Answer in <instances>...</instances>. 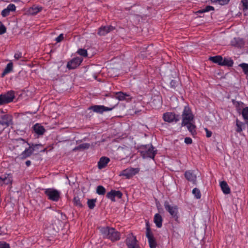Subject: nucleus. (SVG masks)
I'll return each mask as SVG.
<instances>
[{"label": "nucleus", "mask_w": 248, "mask_h": 248, "mask_svg": "<svg viewBox=\"0 0 248 248\" xmlns=\"http://www.w3.org/2000/svg\"><path fill=\"white\" fill-rule=\"evenodd\" d=\"M100 232L104 238L109 239L113 242L117 241L121 238L120 232L113 227H101Z\"/></svg>", "instance_id": "1"}, {"label": "nucleus", "mask_w": 248, "mask_h": 248, "mask_svg": "<svg viewBox=\"0 0 248 248\" xmlns=\"http://www.w3.org/2000/svg\"><path fill=\"white\" fill-rule=\"evenodd\" d=\"M182 122L181 125L182 126H186V124L193 121L194 117V115L188 105L185 106L182 112Z\"/></svg>", "instance_id": "2"}, {"label": "nucleus", "mask_w": 248, "mask_h": 248, "mask_svg": "<svg viewBox=\"0 0 248 248\" xmlns=\"http://www.w3.org/2000/svg\"><path fill=\"white\" fill-rule=\"evenodd\" d=\"M44 193L47 199L54 202H57L61 198V192L58 190L53 188H46Z\"/></svg>", "instance_id": "3"}, {"label": "nucleus", "mask_w": 248, "mask_h": 248, "mask_svg": "<svg viewBox=\"0 0 248 248\" xmlns=\"http://www.w3.org/2000/svg\"><path fill=\"white\" fill-rule=\"evenodd\" d=\"M140 155L143 158H150L154 159L156 154V151L151 145H146L140 151Z\"/></svg>", "instance_id": "4"}, {"label": "nucleus", "mask_w": 248, "mask_h": 248, "mask_svg": "<svg viewBox=\"0 0 248 248\" xmlns=\"http://www.w3.org/2000/svg\"><path fill=\"white\" fill-rule=\"evenodd\" d=\"M124 243L127 248H140L136 236L132 233H129L126 235Z\"/></svg>", "instance_id": "5"}, {"label": "nucleus", "mask_w": 248, "mask_h": 248, "mask_svg": "<svg viewBox=\"0 0 248 248\" xmlns=\"http://www.w3.org/2000/svg\"><path fill=\"white\" fill-rule=\"evenodd\" d=\"M164 207L167 211H168L172 217L174 218L175 220H177L178 218V208L177 205H171L169 202L166 201L164 203Z\"/></svg>", "instance_id": "6"}, {"label": "nucleus", "mask_w": 248, "mask_h": 248, "mask_svg": "<svg viewBox=\"0 0 248 248\" xmlns=\"http://www.w3.org/2000/svg\"><path fill=\"white\" fill-rule=\"evenodd\" d=\"M40 146H41L40 144H32V145L30 146L29 148H26L17 157L20 159H25L30 157L34 151L38 149V147Z\"/></svg>", "instance_id": "7"}, {"label": "nucleus", "mask_w": 248, "mask_h": 248, "mask_svg": "<svg viewBox=\"0 0 248 248\" xmlns=\"http://www.w3.org/2000/svg\"><path fill=\"white\" fill-rule=\"evenodd\" d=\"M140 169L138 168H128L120 172L121 176H124L126 179H130L140 172Z\"/></svg>", "instance_id": "8"}, {"label": "nucleus", "mask_w": 248, "mask_h": 248, "mask_svg": "<svg viewBox=\"0 0 248 248\" xmlns=\"http://www.w3.org/2000/svg\"><path fill=\"white\" fill-rule=\"evenodd\" d=\"M180 116L174 112H167L164 113L163 119L164 121L168 123H177L180 120Z\"/></svg>", "instance_id": "9"}, {"label": "nucleus", "mask_w": 248, "mask_h": 248, "mask_svg": "<svg viewBox=\"0 0 248 248\" xmlns=\"http://www.w3.org/2000/svg\"><path fill=\"white\" fill-rule=\"evenodd\" d=\"M185 178L189 182H191L193 185L197 184V175L195 173V171L193 170H188L185 171Z\"/></svg>", "instance_id": "10"}, {"label": "nucleus", "mask_w": 248, "mask_h": 248, "mask_svg": "<svg viewBox=\"0 0 248 248\" xmlns=\"http://www.w3.org/2000/svg\"><path fill=\"white\" fill-rule=\"evenodd\" d=\"M114 107H107L102 105H94L90 107V109L93 111L98 113H103L105 111H110Z\"/></svg>", "instance_id": "11"}, {"label": "nucleus", "mask_w": 248, "mask_h": 248, "mask_svg": "<svg viewBox=\"0 0 248 248\" xmlns=\"http://www.w3.org/2000/svg\"><path fill=\"white\" fill-rule=\"evenodd\" d=\"M122 196L123 194L120 191L115 190H111V191L108 192L106 195L107 198L113 202L116 201L115 197L121 199Z\"/></svg>", "instance_id": "12"}, {"label": "nucleus", "mask_w": 248, "mask_h": 248, "mask_svg": "<svg viewBox=\"0 0 248 248\" xmlns=\"http://www.w3.org/2000/svg\"><path fill=\"white\" fill-rule=\"evenodd\" d=\"M146 237L148 238V243L151 248H155L156 246V241L154 237L153 233L149 228L146 230Z\"/></svg>", "instance_id": "13"}, {"label": "nucleus", "mask_w": 248, "mask_h": 248, "mask_svg": "<svg viewBox=\"0 0 248 248\" xmlns=\"http://www.w3.org/2000/svg\"><path fill=\"white\" fill-rule=\"evenodd\" d=\"M82 62V59L80 58H75L68 62L67 67L69 69H74L79 66Z\"/></svg>", "instance_id": "14"}, {"label": "nucleus", "mask_w": 248, "mask_h": 248, "mask_svg": "<svg viewBox=\"0 0 248 248\" xmlns=\"http://www.w3.org/2000/svg\"><path fill=\"white\" fill-rule=\"evenodd\" d=\"M114 30L115 28L112 26H102L99 28L97 34L100 36H105Z\"/></svg>", "instance_id": "15"}, {"label": "nucleus", "mask_w": 248, "mask_h": 248, "mask_svg": "<svg viewBox=\"0 0 248 248\" xmlns=\"http://www.w3.org/2000/svg\"><path fill=\"white\" fill-rule=\"evenodd\" d=\"M12 116L10 115L6 114L1 116L0 120V124L3 126H9L12 124Z\"/></svg>", "instance_id": "16"}, {"label": "nucleus", "mask_w": 248, "mask_h": 248, "mask_svg": "<svg viewBox=\"0 0 248 248\" xmlns=\"http://www.w3.org/2000/svg\"><path fill=\"white\" fill-rule=\"evenodd\" d=\"M4 104L8 103L13 101L15 98V93L13 91H9L6 93L1 94Z\"/></svg>", "instance_id": "17"}, {"label": "nucleus", "mask_w": 248, "mask_h": 248, "mask_svg": "<svg viewBox=\"0 0 248 248\" xmlns=\"http://www.w3.org/2000/svg\"><path fill=\"white\" fill-rule=\"evenodd\" d=\"M232 46L238 47H243L245 45V41L243 39L239 37H234L231 41Z\"/></svg>", "instance_id": "18"}, {"label": "nucleus", "mask_w": 248, "mask_h": 248, "mask_svg": "<svg viewBox=\"0 0 248 248\" xmlns=\"http://www.w3.org/2000/svg\"><path fill=\"white\" fill-rule=\"evenodd\" d=\"M33 130L38 136L43 135L46 131L44 127L39 124H36L33 126Z\"/></svg>", "instance_id": "19"}, {"label": "nucleus", "mask_w": 248, "mask_h": 248, "mask_svg": "<svg viewBox=\"0 0 248 248\" xmlns=\"http://www.w3.org/2000/svg\"><path fill=\"white\" fill-rule=\"evenodd\" d=\"M109 161L110 159L108 157L106 156L101 157L98 162L97 166L98 169H102L105 168Z\"/></svg>", "instance_id": "20"}, {"label": "nucleus", "mask_w": 248, "mask_h": 248, "mask_svg": "<svg viewBox=\"0 0 248 248\" xmlns=\"http://www.w3.org/2000/svg\"><path fill=\"white\" fill-rule=\"evenodd\" d=\"M12 178L10 174H4L0 176V183L1 185H8L12 183Z\"/></svg>", "instance_id": "21"}, {"label": "nucleus", "mask_w": 248, "mask_h": 248, "mask_svg": "<svg viewBox=\"0 0 248 248\" xmlns=\"http://www.w3.org/2000/svg\"><path fill=\"white\" fill-rule=\"evenodd\" d=\"M154 221L157 228H160L162 227L163 219L161 216L159 214H156L155 215Z\"/></svg>", "instance_id": "22"}, {"label": "nucleus", "mask_w": 248, "mask_h": 248, "mask_svg": "<svg viewBox=\"0 0 248 248\" xmlns=\"http://www.w3.org/2000/svg\"><path fill=\"white\" fill-rule=\"evenodd\" d=\"M236 131L239 133H241L243 130L245 129L246 126V124L239 121L238 119L236 121Z\"/></svg>", "instance_id": "23"}, {"label": "nucleus", "mask_w": 248, "mask_h": 248, "mask_svg": "<svg viewBox=\"0 0 248 248\" xmlns=\"http://www.w3.org/2000/svg\"><path fill=\"white\" fill-rule=\"evenodd\" d=\"M222 58L223 57L221 56L217 55L213 57H210L209 60L221 66Z\"/></svg>", "instance_id": "24"}, {"label": "nucleus", "mask_w": 248, "mask_h": 248, "mask_svg": "<svg viewBox=\"0 0 248 248\" xmlns=\"http://www.w3.org/2000/svg\"><path fill=\"white\" fill-rule=\"evenodd\" d=\"M220 186L223 192L225 194L230 193L231 190L227 183L225 181H221L220 183Z\"/></svg>", "instance_id": "25"}, {"label": "nucleus", "mask_w": 248, "mask_h": 248, "mask_svg": "<svg viewBox=\"0 0 248 248\" xmlns=\"http://www.w3.org/2000/svg\"><path fill=\"white\" fill-rule=\"evenodd\" d=\"M13 64L12 62H9L1 74V77H3L6 75L11 72L13 70Z\"/></svg>", "instance_id": "26"}, {"label": "nucleus", "mask_w": 248, "mask_h": 248, "mask_svg": "<svg viewBox=\"0 0 248 248\" xmlns=\"http://www.w3.org/2000/svg\"><path fill=\"white\" fill-rule=\"evenodd\" d=\"M233 61L231 58H222L221 66L232 67L233 66Z\"/></svg>", "instance_id": "27"}, {"label": "nucleus", "mask_w": 248, "mask_h": 248, "mask_svg": "<svg viewBox=\"0 0 248 248\" xmlns=\"http://www.w3.org/2000/svg\"><path fill=\"white\" fill-rule=\"evenodd\" d=\"M42 7L36 5H33L29 9V12L31 15H36L37 13L41 11Z\"/></svg>", "instance_id": "28"}, {"label": "nucleus", "mask_w": 248, "mask_h": 248, "mask_svg": "<svg viewBox=\"0 0 248 248\" xmlns=\"http://www.w3.org/2000/svg\"><path fill=\"white\" fill-rule=\"evenodd\" d=\"M127 97H129V95L126 93H124L122 92H119L116 93V97L119 100L123 101L126 100Z\"/></svg>", "instance_id": "29"}, {"label": "nucleus", "mask_w": 248, "mask_h": 248, "mask_svg": "<svg viewBox=\"0 0 248 248\" xmlns=\"http://www.w3.org/2000/svg\"><path fill=\"white\" fill-rule=\"evenodd\" d=\"M186 126H187L188 130L191 133V134L192 135H194L196 134V126L191 122H189L188 124H186Z\"/></svg>", "instance_id": "30"}, {"label": "nucleus", "mask_w": 248, "mask_h": 248, "mask_svg": "<svg viewBox=\"0 0 248 248\" xmlns=\"http://www.w3.org/2000/svg\"><path fill=\"white\" fill-rule=\"evenodd\" d=\"M215 8L212 6H206L204 8L198 10L197 13L199 14H202L206 12H208L211 11H214Z\"/></svg>", "instance_id": "31"}, {"label": "nucleus", "mask_w": 248, "mask_h": 248, "mask_svg": "<svg viewBox=\"0 0 248 248\" xmlns=\"http://www.w3.org/2000/svg\"><path fill=\"white\" fill-rule=\"evenodd\" d=\"M106 191L105 188L102 186H98L96 188V193L99 195H104Z\"/></svg>", "instance_id": "32"}, {"label": "nucleus", "mask_w": 248, "mask_h": 248, "mask_svg": "<svg viewBox=\"0 0 248 248\" xmlns=\"http://www.w3.org/2000/svg\"><path fill=\"white\" fill-rule=\"evenodd\" d=\"M239 66L242 69L244 74L248 76V63H242L239 65Z\"/></svg>", "instance_id": "33"}, {"label": "nucleus", "mask_w": 248, "mask_h": 248, "mask_svg": "<svg viewBox=\"0 0 248 248\" xmlns=\"http://www.w3.org/2000/svg\"><path fill=\"white\" fill-rule=\"evenodd\" d=\"M96 202V199H90L87 202V204L89 208L91 209H93L95 206V202Z\"/></svg>", "instance_id": "34"}, {"label": "nucleus", "mask_w": 248, "mask_h": 248, "mask_svg": "<svg viewBox=\"0 0 248 248\" xmlns=\"http://www.w3.org/2000/svg\"><path fill=\"white\" fill-rule=\"evenodd\" d=\"M192 193L196 199H199L201 198V193L200 190L199 189L197 188H193L192 190Z\"/></svg>", "instance_id": "35"}, {"label": "nucleus", "mask_w": 248, "mask_h": 248, "mask_svg": "<svg viewBox=\"0 0 248 248\" xmlns=\"http://www.w3.org/2000/svg\"><path fill=\"white\" fill-rule=\"evenodd\" d=\"M242 116L246 121L248 120V107H245L243 109L242 112Z\"/></svg>", "instance_id": "36"}, {"label": "nucleus", "mask_w": 248, "mask_h": 248, "mask_svg": "<svg viewBox=\"0 0 248 248\" xmlns=\"http://www.w3.org/2000/svg\"><path fill=\"white\" fill-rule=\"evenodd\" d=\"M73 202L74 205L78 206V207H82V205L80 202V198L77 196L75 197L73 199Z\"/></svg>", "instance_id": "37"}, {"label": "nucleus", "mask_w": 248, "mask_h": 248, "mask_svg": "<svg viewBox=\"0 0 248 248\" xmlns=\"http://www.w3.org/2000/svg\"><path fill=\"white\" fill-rule=\"evenodd\" d=\"M243 5V10L244 12L248 10V0H241Z\"/></svg>", "instance_id": "38"}, {"label": "nucleus", "mask_w": 248, "mask_h": 248, "mask_svg": "<svg viewBox=\"0 0 248 248\" xmlns=\"http://www.w3.org/2000/svg\"><path fill=\"white\" fill-rule=\"evenodd\" d=\"M78 54L80 56L86 57L87 56V51L84 49H79L78 51Z\"/></svg>", "instance_id": "39"}, {"label": "nucleus", "mask_w": 248, "mask_h": 248, "mask_svg": "<svg viewBox=\"0 0 248 248\" xmlns=\"http://www.w3.org/2000/svg\"><path fill=\"white\" fill-rule=\"evenodd\" d=\"M90 147V144L88 143H84L79 145L78 146V149H88Z\"/></svg>", "instance_id": "40"}, {"label": "nucleus", "mask_w": 248, "mask_h": 248, "mask_svg": "<svg viewBox=\"0 0 248 248\" xmlns=\"http://www.w3.org/2000/svg\"><path fill=\"white\" fill-rule=\"evenodd\" d=\"M178 82L176 80L174 79H172L170 83V87L174 89L176 87V86L178 85Z\"/></svg>", "instance_id": "41"}, {"label": "nucleus", "mask_w": 248, "mask_h": 248, "mask_svg": "<svg viewBox=\"0 0 248 248\" xmlns=\"http://www.w3.org/2000/svg\"><path fill=\"white\" fill-rule=\"evenodd\" d=\"M0 35H2L6 32V28L5 26L0 22Z\"/></svg>", "instance_id": "42"}, {"label": "nucleus", "mask_w": 248, "mask_h": 248, "mask_svg": "<svg viewBox=\"0 0 248 248\" xmlns=\"http://www.w3.org/2000/svg\"><path fill=\"white\" fill-rule=\"evenodd\" d=\"M6 8L10 12L15 11L16 9V7L15 4L11 3L7 6Z\"/></svg>", "instance_id": "43"}, {"label": "nucleus", "mask_w": 248, "mask_h": 248, "mask_svg": "<svg viewBox=\"0 0 248 248\" xmlns=\"http://www.w3.org/2000/svg\"><path fill=\"white\" fill-rule=\"evenodd\" d=\"M10 14V12L7 8L3 9L1 13V15L3 17H6L8 16Z\"/></svg>", "instance_id": "44"}, {"label": "nucleus", "mask_w": 248, "mask_h": 248, "mask_svg": "<svg viewBox=\"0 0 248 248\" xmlns=\"http://www.w3.org/2000/svg\"><path fill=\"white\" fill-rule=\"evenodd\" d=\"M0 248H10L9 244L5 242H0Z\"/></svg>", "instance_id": "45"}, {"label": "nucleus", "mask_w": 248, "mask_h": 248, "mask_svg": "<svg viewBox=\"0 0 248 248\" xmlns=\"http://www.w3.org/2000/svg\"><path fill=\"white\" fill-rule=\"evenodd\" d=\"M230 0H216L217 1L218 3L221 5H224L227 4Z\"/></svg>", "instance_id": "46"}, {"label": "nucleus", "mask_w": 248, "mask_h": 248, "mask_svg": "<svg viewBox=\"0 0 248 248\" xmlns=\"http://www.w3.org/2000/svg\"><path fill=\"white\" fill-rule=\"evenodd\" d=\"M204 130L206 132V136L207 138H210L212 135V132L208 130L207 128H204Z\"/></svg>", "instance_id": "47"}, {"label": "nucleus", "mask_w": 248, "mask_h": 248, "mask_svg": "<svg viewBox=\"0 0 248 248\" xmlns=\"http://www.w3.org/2000/svg\"><path fill=\"white\" fill-rule=\"evenodd\" d=\"M63 39V35L62 33L60 34L57 38H56L55 40L57 42L59 43L61 42Z\"/></svg>", "instance_id": "48"}, {"label": "nucleus", "mask_w": 248, "mask_h": 248, "mask_svg": "<svg viewBox=\"0 0 248 248\" xmlns=\"http://www.w3.org/2000/svg\"><path fill=\"white\" fill-rule=\"evenodd\" d=\"M21 57H22V53L20 52H16L14 55V58L16 60H19Z\"/></svg>", "instance_id": "49"}, {"label": "nucleus", "mask_w": 248, "mask_h": 248, "mask_svg": "<svg viewBox=\"0 0 248 248\" xmlns=\"http://www.w3.org/2000/svg\"><path fill=\"white\" fill-rule=\"evenodd\" d=\"M192 142V140L191 138L189 137H186L185 139V143L186 144H191Z\"/></svg>", "instance_id": "50"}, {"label": "nucleus", "mask_w": 248, "mask_h": 248, "mask_svg": "<svg viewBox=\"0 0 248 248\" xmlns=\"http://www.w3.org/2000/svg\"><path fill=\"white\" fill-rule=\"evenodd\" d=\"M4 104V101H3L1 94L0 95V105Z\"/></svg>", "instance_id": "51"}, {"label": "nucleus", "mask_w": 248, "mask_h": 248, "mask_svg": "<svg viewBox=\"0 0 248 248\" xmlns=\"http://www.w3.org/2000/svg\"><path fill=\"white\" fill-rule=\"evenodd\" d=\"M25 164L28 167H29L31 164V161L30 160H27L26 161Z\"/></svg>", "instance_id": "52"}, {"label": "nucleus", "mask_w": 248, "mask_h": 248, "mask_svg": "<svg viewBox=\"0 0 248 248\" xmlns=\"http://www.w3.org/2000/svg\"><path fill=\"white\" fill-rule=\"evenodd\" d=\"M212 2H218L217 1H216V0H211Z\"/></svg>", "instance_id": "53"}, {"label": "nucleus", "mask_w": 248, "mask_h": 248, "mask_svg": "<svg viewBox=\"0 0 248 248\" xmlns=\"http://www.w3.org/2000/svg\"><path fill=\"white\" fill-rule=\"evenodd\" d=\"M244 15L245 16H248V13H245Z\"/></svg>", "instance_id": "54"}, {"label": "nucleus", "mask_w": 248, "mask_h": 248, "mask_svg": "<svg viewBox=\"0 0 248 248\" xmlns=\"http://www.w3.org/2000/svg\"><path fill=\"white\" fill-rule=\"evenodd\" d=\"M244 15L245 16H248V13H245Z\"/></svg>", "instance_id": "55"}, {"label": "nucleus", "mask_w": 248, "mask_h": 248, "mask_svg": "<svg viewBox=\"0 0 248 248\" xmlns=\"http://www.w3.org/2000/svg\"><path fill=\"white\" fill-rule=\"evenodd\" d=\"M19 0H14V1L15 2H16V1H19Z\"/></svg>", "instance_id": "56"}]
</instances>
